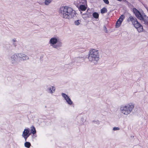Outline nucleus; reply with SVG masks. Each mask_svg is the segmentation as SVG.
Listing matches in <instances>:
<instances>
[{
	"label": "nucleus",
	"instance_id": "6",
	"mask_svg": "<svg viewBox=\"0 0 148 148\" xmlns=\"http://www.w3.org/2000/svg\"><path fill=\"white\" fill-rule=\"evenodd\" d=\"M49 44L53 48L57 49L62 46V43L59 38L57 37L51 38L49 41Z\"/></svg>",
	"mask_w": 148,
	"mask_h": 148
},
{
	"label": "nucleus",
	"instance_id": "21",
	"mask_svg": "<svg viewBox=\"0 0 148 148\" xmlns=\"http://www.w3.org/2000/svg\"><path fill=\"white\" fill-rule=\"evenodd\" d=\"M104 2L107 4H108L109 3V2L108 0H103Z\"/></svg>",
	"mask_w": 148,
	"mask_h": 148
},
{
	"label": "nucleus",
	"instance_id": "19",
	"mask_svg": "<svg viewBox=\"0 0 148 148\" xmlns=\"http://www.w3.org/2000/svg\"><path fill=\"white\" fill-rule=\"evenodd\" d=\"M80 22L81 21L79 20H78L75 21L74 22V23L75 25H78L80 24Z\"/></svg>",
	"mask_w": 148,
	"mask_h": 148
},
{
	"label": "nucleus",
	"instance_id": "2",
	"mask_svg": "<svg viewBox=\"0 0 148 148\" xmlns=\"http://www.w3.org/2000/svg\"><path fill=\"white\" fill-rule=\"evenodd\" d=\"M60 12L63 18L70 19L74 17L75 15V12L71 8L68 6H62L60 9Z\"/></svg>",
	"mask_w": 148,
	"mask_h": 148
},
{
	"label": "nucleus",
	"instance_id": "22",
	"mask_svg": "<svg viewBox=\"0 0 148 148\" xmlns=\"http://www.w3.org/2000/svg\"><path fill=\"white\" fill-rule=\"evenodd\" d=\"M104 28H105V31H106V32L107 31V28H106L105 27H104Z\"/></svg>",
	"mask_w": 148,
	"mask_h": 148
},
{
	"label": "nucleus",
	"instance_id": "5",
	"mask_svg": "<svg viewBox=\"0 0 148 148\" xmlns=\"http://www.w3.org/2000/svg\"><path fill=\"white\" fill-rule=\"evenodd\" d=\"M134 13L136 17L141 21L142 23L147 25L148 23V17L143 13H141L136 8L133 9Z\"/></svg>",
	"mask_w": 148,
	"mask_h": 148
},
{
	"label": "nucleus",
	"instance_id": "23",
	"mask_svg": "<svg viewBox=\"0 0 148 148\" xmlns=\"http://www.w3.org/2000/svg\"><path fill=\"white\" fill-rule=\"evenodd\" d=\"M13 41H14V42H15V40H13Z\"/></svg>",
	"mask_w": 148,
	"mask_h": 148
},
{
	"label": "nucleus",
	"instance_id": "17",
	"mask_svg": "<svg viewBox=\"0 0 148 148\" xmlns=\"http://www.w3.org/2000/svg\"><path fill=\"white\" fill-rule=\"evenodd\" d=\"M107 10L106 8H103L101 10V13L102 14L104 13L107 12Z\"/></svg>",
	"mask_w": 148,
	"mask_h": 148
},
{
	"label": "nucleus",
	"instance_id": "8",
	"mask_svg": "<svg viewBox=\"0 0 148 148\" xmlns=\"http://www.w3.org/2000/svg\"><path fill=\"white\" fill-rule=\"evenodd\" d=\"M31 133L29 132V129L27 128L24 129L23 131L22 136L23 137L25 141H26L27 138L30 135Z\"/></svg>",
	"mask_w": 148,
	"mask_h": 148
},
{
	"label": "nucleus",
	"instance_id": "14",
	"mask_svg": "<svg viewBox=\"0 0 148 148\" xmlns=\"http://www.w3.org/2000/svg\"><path fill=\"white\" fill-rule=\"evenodd\" d=\"M79 8L82 11H85L86 9V7L85 5H81L80 6Z\"/></svg>",
	"mask_w": 148,
	"mask_h": 148
},
{
	"label": "nucleus",
	"instance_id": "11",
	"mask_svg": "<svg viewBox=\"0 0 148 148\" xmlns=\"http://www.w3.org/2000/svg\"><path fill=\"white\" fill-rule=\"evenodd\" d=\"M56 88L54 86H52L51 87L47 89V91L50 93L52 94L55 91Z\"/></svg>",
	"mask_w": 148,
	"mask_h": 148
},
{
	"label": "nucleus",
	"instance_id": "4",
	"mask_svg": "<svg viewBox=\"0 0 148 148\" xmlns=\"http://www.w3.org/2000/svg\"><path fill=\"white\" fill-rule=\"evenodd\" d=\"M134 107V104L132 103L122 105L120 107L121 112L124 115H127L130 114L132 111Z\"/></svg>",
	"mask_w": 148,
	"mask_h": 148
},
{
	"label": "nucleus",
	"instance_id": "9",
	"mask_svg": "<svg viewBox=\"0 0 148 148\" xmlns=\"http://www.w3.org/2000/svg\"><path fill=\"white\" fill-rule=\"evenodd\" d=\"M62 96L64 98L67 103L69 105H72L73 102L69 97L66 94L64 93H62Z\"/></svg>",
	"mask_w": 148,
	"mask_h": 148
},
{
	"label": "nucleus",
	"instance_id": "18",
	"mask_svg": "<svg viewBox=\"0 0 148 148\" xmlns=\"http://www.w3.org/2000/svg\"><path fill=\"white\" fill-rule=\"evenodd\" d=\"M82 17L85 19H86L88 18L89 17V15L87 14H83L82 15Z\"/></svg>",
	"mask_w": 148,
	"mask_h": 148
},
{
	"label": "nucleus",
	"instance_id": "12",
	"mask_svg": "<svg viewBox=\"0 0 148 148\" xmlns=\"http://www.w3.org/2000/svg\"><path fill=\"white\" fill-rule=\"evenodd\" d=\"M52 0H45L44 3L45 5H49L52 2Z\"/></svg>",
	"mask_w": 148,
	"mask_h": 148
},
{
	"label": "nucleus",
	"instance_id": "3",
	"mask_svg": "<svg viewBox=\"0 0 148 148\" xmlns=\"http://www.w3.org/2000/svg\"><path fill=\"white\" fill-rule=\"evenodd\" d=\"M88 59L90 62L97 63L99 59V51L95 49H90L88 54Z\"/></svg>",
	"mask_w": 148,
	"mask_h": 148
},
{
	"label": "nucleus",
	"instance_id": "20",
	"mask_svg": "<svg viewBox=\"0 0 148 148\" xmlns=\"http://www.w3.org/2000/svg\"><path fill=\"white\" fill-rule=\"evenodd\" d=\"M120 130V129L118 127H115L113 128V130L114 131L119 130Z\"/></svg>",
	"mask_w": 148,
	"mask_h": 148
},
{
	"label": "nucleus",
	"instance_id": "24",
	"mask_svg": "<svg viewBox=\"0 0 148 148\" xmlns=\"http://www.w3.org/2000/svg\"><path fill=\"white\" fill-rule=\"evenodd\" d=\"M83 1H84V2H85V3H86V2L85 1H84V0Z\"/></svg>",
	"mask_w": 148,
	"mask_h": 148
},
{
	"label": "nucleus",
	"instance_id": "13",
	"mask_svg": "<svg viewBox=\"0 0 148 148\" xmlns=\"http://www.w3.org/2000/svg\"><path fill=\"white\" fill-rule=\"evenodd\" d=\"M31 133L32 134H34L36 133V130L35 128V127L32 126L31 127Z\"/></svg>",
	"mask_w": 148,
	"mask_h": 148
},
{
	"label": "nucleus",
	"instance_id": "15",
	"mask_svg": "<svg viewBox=\"0 0 148 148\" xmlns=\"http://www.w3.org/2000/svg\"><path fill=\"white\" fill-rule=\"evenodd\" d=\"M92 15L93 17L95 18H98L99 16L97 12L93 13L92 14Z\"/></svg>",
	"mask_w": 148,
	"mask_h": 148
},
{
	"label": "nucleus",
	"instance_id": "10",
	"mask_svg": "<svg viewBox=\"0 0 148 148\" xmlns=\"http://www.w3.org/2000/svg\"><path fill=\"white\" fill-rule=\"evenodd\" d=\"M124 18V16L123 15H121L120 17L117 21L116 24V27H119L122 21Z\"/></svg>",
	"mask_w": 148,
	"mask_h": 148
},
{
	"label": "nucleus",
	"instance_id": "7",
	"mask_svg": "<svg viewBox=\"0 0 148 148\" xmlns=\"http://www.w3.org/2000/svg\"><path fill=\"white\" fill-rule=\"evenodd\" d=\"M127 21L128 22L131 21L139 32H141L143 31V27L138 22L136 18L133 17L132 16H130L127 19Z\"/></svg>",
	"mask_w": 148,
	"mask_h": 148
},
{
	"label": "nucleus",
	"instance_id": "16",
	"mask_svg": "<svg viewBox=\"0 0 148 148\" xmlns=\"http://www.w3.org/2000/svg\"><path fill=\"white\" fill-rule=\"evenodd\" d=\"M25 146L27 148H29L31 146V144L29 142H26L24 144Z\"/></svg>",
	"mask_w": 148,
	"mask_h": 148
},
{
	"label": "nucleus",
	"instance_id": "1",
	"mask_svg": "<svg viewBox=\"0 0 148 148\" xmlns=\"http://www.w3.org/2000/svg\"><path fill=\"white\" fill-rule=\"evenodd\" d=\"M29 59V57L25 54L22 53H14L10 57V61L11 63L15 66L24 60Z\"/></svg>",
	"mask_w": 148,
	"mask_h": 148
}]
</instances>
